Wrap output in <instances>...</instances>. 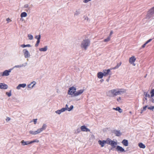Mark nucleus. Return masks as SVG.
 Instances as JSON below:
<instances>
[{
    "label": "nucleus",
    "instance_id": "1",
    "mask_svg": "<svg viewBox=\"0 0 154 154\" xmlns=\"http://www.w3.org/2000/svg\"><path fill=\"white\" fill-rule=\"evenodd\" d=\"M126 91V90L123 89H113L108 91L107 96L110 97H114L125 92Z\"/></svg>",
    "mask_w": 154,
    "mask_h": 154
},
{
    "label": "nucleus",
    "instance_id": "24",
    "mask_svg": "<svg viewBox=\"0 0 154 154\" xmlns=\"http://www.w3.org/2000/svg\"><path fill=\"white\" fill-rule=\"evenodd\" d=\"M29 141H24V140H23L21 141V143L22 146H24L25 145H27L28 144H30L29 143Z\"/></svg>",
    "mask_w": 154,
    "mask_h": 154
},
{
    "label": "nucleus",
    "instance_id": "18",
    "mask_svg": "<svg viewBox=\"0 0 154 154\" xmlns=\"http://www.w3.org/2000/svg\"><path fill=\"white\" fill-rule=\"evenodd\" d=\"M65 111V109L64 108H62L60 110H58L55 112L59 114H60L62 112H63Z\"/></svg>",
    "mask_w": 154,
    "mask_h": 154
},
{
    "label": "nucleus",
    "instance_id": "28",
    "mask_svg": "<svg viewBox=\"0 0 154 154\" xmlns=\"http://www.w3.org/2000/svg\"><path fill=\"white\" fill-rule=\"evenodd\" d=\"M112 140L109 138H107L106 140H105L106 143L110 145Z\"/></svg>",
    "mask_w": 154,
    "mask_h": 154
},
{
    "label": "nucleus",
    "instance_id": "11",
    "mask_svg": "<svg viewBox=\"0 0 154 154\" xmlns=\"http://www.w3.org/2000/svg\"><path fill=\"white\" fill-rule=\"evenodd\" d=\"M8 85L3 83H0V88L3 89H6L8 88Z\"/></svg>",
    "mask_w": 154,
    "mask_h": 154
},
{
    "label": "nucleus",
    "instance_id": "19",
    "mask_svg": "<svg viewBox=\"0 0 154 154\" xmlns=\"http://www.w3.org/2000/svg\"><path fill=\"white\" fill-rule=\"evenodd\" d=\"M26 86V84H19L17 87V89H20L21 87L24 88Z\"/></svg>",
    "mask_w": 154,
    "mask_h": 154
},
{
    "label": "nucleus",
    "instance_id": "26",
    "mask_svg": "<svg viewBox=\"0 0 154 154\" xmlns=\"http://www.w3.org/2000/svg\"><path fill=\"white\" fill-rule=\"evenodd\" d=\"M138 146L140 148L143 149H144L146 147L145 146L141 143H139L138 144Z\"/></svg>",
    "mask_w": 154,
    "mask_h": 154
},
{
    "label": "nucleus",
    "instance_id": "42",
    "mask_svg": "<svg viewBox=\"0 0 154 154\" xmlns=\"http://www.w3.org/2000/svg\"><path fill=\"white\" fill-rule=\"evenodd\" d=\"M37 120V119H33V121L35 124L36 123Z\"/></svg>",
    "mask_w": 154,
    "mask_h": 154
},
{
    "label": "nucleus",
    "instance_id": "13",
    "mask_svg": "<svg viewBox=\"0 0 154 154\" xmlns=\"http://www.w3.org/2000/svg\"><path fill=\"white\" fill-rule=\"evenodd\" d=\"M11 72L10 70H5L3 72V75L4 76H8L9 75V72Z\"/></svg>",
    "mask_w": 154,
    "mask_h": 154
},
{
    "label": "nucleus",
    "instance_id": "25",
    "mask_svg": "<svg viewBox=\"0 0 154 154\" xmlns=\"http://www.w3.org/2000/svg\"><path fill=\"white\" fill-rule=\"evenodd\" d=\"M114 133L115 134H116V136H119L121 134L120 132L119 131H116V130L114 131Z\"/></svg>",
    "mask_w": 154,
    "mask_h": 154
},
{
    "label": "nucleus",
    "instance_id": "29",
    "mask_svg": "<svg viewBox=\"0 0 154 154\" xmlns=\"http://www.w3.org/2000/svg\"><path fill=\"white\" fill-rule=\"evenodd\" d=\"M122 64V62H120L119 63L117 64V65L115 67L112 68V69H116L118 68Z\"/></svg>",
    "mask_w": 154,
    "mask_h": 154
},
{
    "label": "nucleus",
    "instance_id": "17",
    "mask_svg": "<svg viewBox=\"0 0 154 154\" xmlns=\"http://www.w3.org/2000/svg\"><path fill=\"white\" fill-rule=\"evenodd\" d=\"M73 106L72 105L71 106L70 108H69L68 107V105L67 104H66V107H65V110H66L68 111H70L73 109Z\"/></svg>",
    "mask_w": 154,
    "mask_h": 154
},
{
    "label": "nucleus",
    "instance_id": "45",
    "mask_svg": "<svg viewBox=\"0 0 154 154\" xmlns=\"http://www.w3.org/2000/svg\"><path fill=\"white\" fill-rule=\"evenodd\" d=\"M113 31H111L110 32V34H109V36H110L112 35L113 34Z\"/></svg>",
    "mask_w": 154,
    "mask_h": 154
},
{
    "label": "nucleus",
    "instance_id": "33",
    "mask_svg": "<svg viewBox=\"0 0 154 154\" xmlns=\"http://www.w3.org/2000/svg\"><path fill=\"white\" fill-rule=\"evenodd\" d=\"M151 97H152L154 96V89H152L150 91Z\"/></svg>",
    "mask_w": 154,
    "mask_h": 154
},
{
    "label": "nucleus",
    "instance_id": "36",
    "mask_svg": "<svg viewBox=\"0 0 154 154\" xmlns=\"http://www.w3.org/2000/svg\"><path fill=\"white\" fill-rule=\"evenodd\" d=\"M39 142V140H33L32 141H30L29 142V143H30V144L32 143H33L36 142V143H38Z\"/></svg>",
    "mask_w": 154,
    "mask_h": 154
},
{
    "label": "nucleus",
    "instance_id": "43",
    "mask_svg": "<svg viewBox=\"0 0 154 154\" xmlns=\"http://www.w3.org/2000/svg\"><path fill=\"white\" fill-rule=\"evenodd\" d=\"M10 118L9 117H7L6 119V120L7 122H8L10 120Z\"/></svg>",
    "mask_w": 154,
    "mask_h": 154
},
{
    "label": "nucleus",
    "instance_id": "12",
    "mask_svg": "<svg viewBox=\"0 0 154 154\" xmlns=\"http://www.w3.org/2000/svg\"><path fill=\"white\" fill-rule=\"evenodd\" d=\"M116 149L118 151H120L121 152H125L124 149L119 146H117Z\"/></svg>",
    "mask_w": 154,
    "mask_h": 154
},
{
    "label": "nucleus",
    "instance_id": "3",
    "mask_svg": "<svg viewBox=\"0 0 154 154\" xmlns=\"http://www.w3.org/2000/svg\"><path fill=\"white\" fill-rule=\"evenodd\" d=\"M76 90V89L75 87H70L69 89L68 94L70 95L74 94H74L75 93Z\"/></svg>",
    "mask_w": 154,
    "mask_h": 154
},
{
    "label": "nucleus",
    "instance_id": "32",
    "mask_svg": "<svg viewBox=\"0 0 154 154\" xmlns=\"http://www.w3.org/2000/svg\"><path fill=\"white\" fill-rule=\"evenodd\" d=\"M21 47L22 48H24L26 47H31V45L29 44H27L26 45H21Z\"/></svg>",
    "mask_w": 154,
    "mask_h": 154
},
{
    "label": "nucleus",
    "instance_id": "16",
    "mask_svg": "<svg viewBox=\"0 0 154 154\" xmlns=\"http://www.w3.org/2000/svg\"><path fill=\"white\" fill-rule=\"evenodd\" d=\"M98 142L101 145V147H103L104 146V144L106 143L105 140H103V141L99 140L98 141Z\"/></svg>",
    "mask_w": 154,
    "mask_h": 154
},
{
    "label": "nucleus",
    "instance_id": "5",
    "mask_svg": "<svg viewBox=\"0 0 154 154\" xmlns=\"http://www.w3.org/2000/svg\"><path fill=\"white\" fill-rule=\"evenodd\" d=\"M42 132V130H41L40 128H39L37 131H29V133L30 134H32V135H36V134L40 133L41 132Z\"/></svg>",
    "mask_w": 154,
    "mask_h": 154
},
{
    "label": "nucleus",
    "instance_id": "34",
    "mask_svg": "<svg viewBox=\"0 0 154 154\" xmlns=\"http://www.w3.org/2000/svg\"><path fill=\"white\" fill-rule=\"evenodd\" d=\"M46 125L45 124H44L43 125L42 127L40 128L41 130H42V131L46 129Z\"/></svg>",
    "mask_w": 154,
    "mask_h": 154
},
{
    "label": "nucleus",
    "instance_id": "37",
    "mask_svg": "<svg viewBox=\"0 0 154 154\" xmlns=\"http://www.w3.org/2000/svg\"><path fill=\"white\" fill-rule=\"evenodd\" d=\"M28 37L29 38V39L30 40L32 39L33 38L32 35H28Z\"/></svg>",
    "mask_w": 154,
    "mask_h": 154
},
{
    "label": "nucleus",
    "instance_id": "9",
    "mask_svg": "<svg viewBox=\"0 0 154 154\" xmlns=\"http://www.w3.org/2000/svg\"><path fill=\"white\" fill-rule=\"evenodd\" d=\"M84 91V89H81L75 92L74 94V96H77L82 94Z\"/></svg>",
    "mask_w": 154,
    "mask_h": 154
},
{
    "label": "nucleus",
    "instance_id": "41",
    "mask_svg": "<svg viewBox=\"0 0 154 154\" xmlns=\"http://www.w3.org/2000/svg\"><path fill=\"white\" fill-rule=\"evenodd\" d=\"M147 107V106H145L143 107V109L142 110H141L142 111H145L146 109V107Z\"/></svg>",
    "mask_w": 154,
    "mask_h": 154
},
{
    "label": "nucleus",
    "instance_id": "52",
    "mask_svg": "<svg viewBox=\"0 0 154 154\" xmlns=\"http://www.w3.org/2000/svg\"><path fill=\"white\" fill-rule=\"evenodd\" d=\"M9 20H10V19H7V21Z\"/></svg>",
    "mask_w": 154,
    "mask_h": 154
},
{
    "label": "nucleus",
    "instance_id": "48",
    "mask_svg": "<svg viewBox=\"0 0 154 154\" xmlns=\"http://www.w3.org/2000/svg\"><path fill=\"white\" fill-rule=\"evenodd\" d=\"M110 78V76H109V79H107L106 80V81H107V82H109V79Z\"/></svg>",
    "mask_w": 154,
    "mask_h": 154
},
{
    "label": "nucleus",
    "instance_id": "39",
    "mask_svg": "<svg viewBox=\"0 0 154 154\" xmlns=\"http://www.w3.org/2000/svg\"><path fill=\"white\" fill-rule=\"evenodd\" d=\"M121 100V97H119L117 99V100L118 102H120V101Z\"/></svg>",
    "mask_w": 154,
    "mask_h": 154
},
{
    "label": "nucleus",
    "instance_id": "20",
    "mask_svg": "<svg viewBox=\"0 0 154 154\" xmlns=\"http://www.w3.org/2000/svg\"><path fill=\"white\" fill-rule=\"evenodd\" d=\"M152 39H149L148 40H147L145 44H144L141 47V48H144L146 45L148 43L152 41Z\"/></svg>",
    "mask_w": 154,
    "mask_h": 154
},
{
    "label": "nucleus",
    "instance_id": "47",
    "mask_svg": "<svg viewBox=\"0 0 154 154\" xmlns=\"http://www.w3.org/2000/svg\"><path fill=\"white\" fill-rule=\"evenodd\" d=\"M38 35H36L35 36V38L37 39V40H38Z\"/></svg>",
    "mask_w": 154,
    "mask_h": 154
},
{
    "label": "nucleus",
    "instance_id": "54",
    "mask_svg": "<svg viewBox=\"0 0 154 154\" xmlns=\"http://www.w3.org/2000/svg\"><path fill=\"white\" fill-rule=\"evenodd\" d=\"M146 75H146L145 76V78L146 77Z\"/></svg>",
    "mask_w": 154,
    "mask_h": 154
},
{
    "label": "nucleus",
    "instance_id": "30",
    "mask_svg": "<svg viewBox=\"0 0 154 154\" xmlns=\"http://www.w3.org/2000/svg\"><path fill=\"white\" fill-rule=\"evenodd\" d=\"M27 16V14L25 12H23L21 14L20 17H25Z\"/></svg>",
    "mask_w": 154,
    "mask_h": 154
},
{
    "label": "nucleus",
    "instance_id": "7",
    "mask_svg": "<svg viewBox=\"0 0 154 154\" xmlns=\"http://www.w3.org/2000/svg\"><path fill=\"white\" fill-rule=\"evenodd\" d=\"M154 14V7L151 8L147 12V16L150 17Z\"/></svg>",
    "mask_w": 154,
    "mask_h": 154
},
{
    "label": "nucleus",
    "instance_id": "21",
    "mask_svg": "<svg viewBox=\"0 0 154 154\" xmlns=\"http://www.w3.org/2000/svg\"><path fill=\"white\" fill-rule=\"evenodd\" d=\"M117 143L116 142L112 140L110 145L113 147L114 148L116 147V146L117 145Z\"/></svg>",
    "mask_w": 154,
    "mask_h": 154
},
{
    "label": "nucleus",
    "instance_id": "49",
    "mask_svg": "<svg viewBox=\"0 0 154 154\" xmlns=\"http://www.w3.org/2000/svg\"><path fill=\"white\" fill-rule=\"evenodd\" d=\"M152 101L153 103H154V99H152Z\"/></svg>",
    "mask_w": 154,
    "mask_h": 154
},
{
    "label": "nucleus",
    "instance_id": "35",
    "mask_svg": "<svg viewBox=\"0 0 154 154\" xmlns=\"http://www.w3.org/2000/svg\"><path fill=\"white\" fill-rule=\"evenodd\" d=\"M110 37H108L106 39H105L104 40V42H107L110 40Z\"/></svg>",
    "mask_w": 154,
    "mask_h": 154
},
{
    "label": "nucleus",
    "instance_id": "53",
    "mask_svg": "<svg viewBox=\"0 0 154 154\" xmlns=\"http://www.w3.org/2000/svg\"><path fill=\"white\" fill-rule=\"evenodd\" d=\"M9 20H10V19H7V21Z\"/></svg>",
    "mask_w": 154,
    "mask_h": 154
},
{
    "label": "nucleus",
    "instance_id": "4",
    "mask_svg": "<svg viewBox=\"0 0 154 154\" xmlns=\"http://www.w3.org/2000/svg\"><path fill=\"white\" fill-rule=\"evenodd\" d=\"M136 60V58L134 56H132L129 59V63L130 64H132L134 66H135V64L134 63L135 61Z\"/></svg>",
    "mask_w": 154,
    "mask_h": 154
},
{
    "label": "nucleus",
    "instance_id": "40",
    "mask_svg": "<svg viewBox=\"0 0 154 154\" xmlns=\"http://www.w3.org/2000/svg\"><path fill=\"white\" fill-rule=\"evenodd\" d=\"M148 109L151 110H153L154 109V106H151L148 107Z\"/></svg>",
    "mask_w": 154,
    "mask_h": 154
},
{
    "label": "nucleus",
    "instance_id": "22",
    "mask_svg": "<svg viewBox=\"0 0 154 154\" xmlns=\"http://www.w3.org/2000/svg\"><path fill=\"white\" fill-rule=\"evenodd\" d=\"M35 84V82L33 81L29 85H28V87L30 88H32Z\"/></svg>",
    "mask_w": 154,
    "mask_h": 154
},
{
    "label": "nucleus",
    "instance_id": "2",
    "mask_svg": "<svg viewBox=\"0 0 154 154\" xmlns=\"http://www.w3.org/2000/svg\"><path fill=\"white\" fill-rule=\"evenodd\" d=\"M90 41L89 39L84 40L82 42L81 47L86 50L87 47L90 45Z\"/></svg>",
    "mask_w": 154,
    "mask_h": 154
},
{
    "label": "nucleus",
    "instance_id": "14",
    "mask_svg": "<svg viewBox=\"0 0 154 154\" xmlns=\"http://www.w3.org/2000/svg\"><path fill=\"white\" fill-rule=\"evenodd\" d=\"M103 76V74L101 72H99L97 74V77L99 79H102Z\"/></svg>",
    "mask_w": 154,
    "mask_h": 154
},
{
    "label": "nucleus",
    "instance_id": "31",
    "mask_svg": "<svg viewBox=\"0 0 154 154\" xmlns=\"http://www.w3.org/2000/svg\"><path fill=\"white\" fill-rule=\"evenodd\" d=\"M47 46H45L44 48H42L39 49V50L41 51H47Z\"/></svg>",
    "mask_w": 154,
    "mask_h": 154
},
{
    "label": "nucleus",
    "instance_id": "6",
    "mask_svg": "<svg viewBox=\"0 0 154 154\" xmlns=\"http://www.w3.org/2000/svg\"><path fill=\"white\" fill-rule=\"evenodd\" d=\"M111 69H112V68L108 69L107 70L104 69V70H103V74L104 76H106L107 75H108L109 74L110 75H111V73H109L110 72V70Z\"/></svg>",
    "mask_w": 154,
    "mask_h": 154
},
{
    "label": "nucleus",
    "instance_id": "15",
    "mask_svg": "<svg viewBox=\"0 0 154 154\" xmlns=\"http://www.w3.org/2000/svg\"><path fill=\"white\" fill-rule=\"evenodd\" d=\"M122 143L123 144V145L125 146H128V141L126 140H123L122 142Z\"/></svg>",
    "mask_w": 154,
    "mask_h": 154
},
{
    "label": "nucleus",
    "instance_id": "51",
    "mask_svg": "<svg viewBox=\"0 0 154 154\" xmlns=\"http://www.w3.org/2000/svg\"><path fill=\"white\" fill-rule=\"evenodd\" d=\"M129 113H130V114H132V112L131 111H130L129 112Z\"/></svg>",
    "mask_w": 154,
    "mask_h": 154
},
{
    "label": "nucleus",
    "instance_id": "27",
    "mask_svg": "<svg viewBox=\"0 0 154 154\" xmlns=\"http://www.w3.org/2000/svg\"><path fill=\"white\" fill-rule=\"evenodd\" d=\"M40 38H41V35H38V40H37L36 43L35 45V46L36 47H37L38 45V44L40 42Z\"/></svg>",
    "mask_w": 154,
    "mask_h": 154
},
{
    "label": "nucleus",
    "instance_id": "10",
    "mask_svg": "<svg viewBox=\"0 0 154 154\" xmlns=\"http://www.w3.org/2000/svg\"><path fill=\"white\" fill-rule=\"evenodd\" d=\"M80 128L81 131H90V130L88 128H87L85 126H82Z\"/></svg>",
    "mask_w": 154,
    "mask_h": 154
},
{
    "label": "nucleus",
    "instance_id": "50",
    "mask_svg": "<svg viewBox=\"0 0 154 154\" xmlns=\"http://www.w3.org/2000/svg\"><path fill=\"white\" fill-rule=\"evenodd\" d=\"M100 81L101 82H103V79H102L100 80Z\"/></svg>",
    "mask_w": 154,
    "mask_h": 154
},
{
    "label": "nucleus",
    "instance_id": "23",
    "mask_svg": "<svg viewBox=\"0 0 154 154\" xmlns=\"http://www.w3.org/2000/svg\"><path fill=\"white\" fill-rule=\"evenodd\" d=\"M113 109L118 111L120 113H121L122 112V110L119 107H117L116 108H113Z\"/></svg>",
    "mask_w": 154,
    "mask_h": 154
},
{
    "label": "nucleus",
    "instance_id": "8",
    "mask_svg": "<svg viewBox=\"0 0 154 154\" xmlns=\"http://www.w3.org/2000/svg\"><path fill=\"white\" fill-rule=\"evenodd\" d=\"M24 57L25 58H27L29 57L30 55L29 51L26 49H24L23 50Z\"/></svg>",
    "mask_w": 154,
    "mask_h": 154
},
{
    "label": "nucleus",
    "instance_id": "46",
    "mask_svg": "<svg viewBox=\"0 0 154 154\" xmlns=\"http://www.w3.org/2000/svg\"><path fill=\"white\" fill-rule=\"evenodd\" d=\"M2 76H4V75H3V72H0V77Z\"/></svg>",
    "mask_w": 154,
    "mask_h": 154
},
{
    "label": "nucleus",
    "instance_id": "38",
    "mask_svg": "<svg viewBox=\"0 0 154 154\" xmlns=\"http://www.w3.org/2000/svg\"><path fill=\"white\" fill-rule=\"evenodd\" d=\"M6 94L7 95H8V97H10L11 95V92H6Z\"/></svg>",
    "mask_w": 154,
    "mask_h": 154
},
{
    "label": "nucleus",
    "instance_id": "44",
    "mask_svg": "<svg viewBox=\"0 0 154 154\" xmlns=\"http://www.w3.org/2000/svg\"><path fill=\"white\" fill-rule=\"evenodd\" d=\"M28 7L29 5L28 4H26L24 5V8H28Z\"/></svg>",
    "mask_w": 154,
    "mask_h": 154
}]
</instances>
